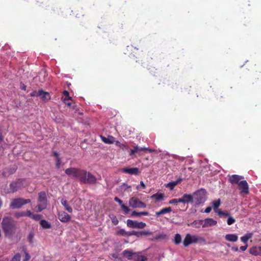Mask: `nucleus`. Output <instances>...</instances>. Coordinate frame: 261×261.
<instances>
[{
    "instance_id": "63",
    "label": "nucleus",
    "mask_w": 261,
    "mask_h": 261,
    "mask_svg": "<svg viewBox=\"0 0 261 261\" xmlns=\"http://www.w3.org/2000/svg\"><path fill=\"white\" fill-rule=\"evenodd\" d=\"M177 203L178 202H182L184 203V200L182 199V197L177 199Z\"/></svg>"
},
{
    "instance_id": "20",
    "label": "nucleus",
    "mask_w": 261,
    "mask_h": 261,
    "mask_svg": "<svg viewBox=\"0 0 261 261\" xmlns=\"http://www.w3.org/2000/svg\"><path fill=\"white\" fill-rule=\"evenodd\" d=\"M134 148L135 150L136 153H138L139 154H140L141 151H148L149 152H152L153 151L152 149H149V148L145 147H141L138 145L135 146Z\"/></svg>"
},
{
    "instance_id": "12",
    "label": "nucleus",
    "mask_w": 261,
    "mask_h": 261,
    "mask_svg": "<svg viewBox=\"0 0 261 261\" xmlns=\"http://www.w3.org/2000/svg\"><path fill=\"white\" fill-rule=\"evenodd\" d=\"M242 179H244V177L242 176H240L239 175H232L229 178V181L231 184H239L240 182V180Z\"/></svg>"
},
{
    "instance_id": "38",
    "label": "nucleus",
    "mask_w": 261,
    "mask_h": 261,
    "mask_svg": "<svg viewBox=\"0 0 261 261\" xmlns=\"http://www.w3.org/2000/svg\"><path fill=\"white\" fill-rule=\"evenodd\" d=\"M221 201L220 199L215 200L213 202V207L214 210H217L218 207L220 205Z\"/></svg>"
},
{
    "instance_id": "41",
    "label": "nucleus",
    "mask_w": 261,
    "mask_h": 261,
    "mask_svg": "<svg viewBox=\"0 0 261 261\" xmlns=\"http://www.w3.org/2000/svg\"><path fill=\"white\" fill-rule=\"evenodd\" d=\"M117 235L126 236V231L124 229H120L116 232Z\"/></svg>"
},
{
    "instance_id": "28",
    "label": "nucleus",
    "mask_w": 261,
    "mask_h": 261,
    "mask_svg": "<svg viewBox=\"0 0 261 261\" xmlns=\"http://www.w3.org/2000/svg\"><path fill=\"white\" fill-rule=\"evenodd\" d=\"M167 238V235L164 233H160L156 235L151 239L152 241L164 240Z\"/></svg>"
},
{
    "instance_id": "23",
    "label": "nucleus",
    "mask_w": 261,
    "mask_h": 261,
    "mask_svg": "<svg viewBox=\"0 0 261 261\" xmlns=\"http://www.w3.org/2000/svg\"><path fill=\"white\" fill-rule=\"evenodd\" d=\"M203 224V220H194L192 223H191V225L196 228H199L201 226L202 227Z\"/></svg>"
},
{
    "instance_id": "27",
    "label": "nucleus",
    "mask_w": 261,
    "mask_h": 261,
    "mask_svg": "<svg viewBox=\"0 0 261 261\" xmlns=\"http://www.w3.org/2000/svg\"><path fill=\"white\" fill-rule=\"evenodd\" d=\"M40 225L43 229H49L51 227V224L45 220H41Z\"/></svg>"
},
{
    "instance_id": "52",
    "label": "nucleus",
    "mask_w": 261,
    "mask_h": 261,
    "mask_svg": "<svg viewBox=\"0 0 261 261\" xmlns=\"http://www.w3.org/2000/svg\"><path fill=\"white\" fill-rule=\"evenodd\" d=\"M39 91L38 92L36 91H34L33 92H32V93H30V95L31 96H33V97H35V96H39Z\"/></svg>"
},
{
    "instance_id": "58",
    "label": "nucleus",
    "mask_w": 261,
    "mask_h": 261,
    "mask_svg": "<svg viewBox=\"0 0 261 261\" xmlns=\"http://www.w3.org/2000/svg\"><path fill=\"white\" fill-rule=\"evenodd\" d=\"M211 210H212V207L210 206H208L205 209L204 212L206 213H208L211 211Z\"/></svg>"
},
{
    "instance_id": "49",
    "label": "nucleus",
    "mask_w": 261,
    "mask_h": 261,
    "mask_svg": "<svg viewBox=\"0 0 261 261\" xmlns=\"http://www.w3.org/2000/svg\"><path fill=\"white\" fill-rule=\"evenodd\" d=\"M61 163V161L60 158H58L57 159H56V166L57 169H59L60 168Z\"/></svg>"
},
{
    "instance_id": "35",
    "label": "nucleus",
    "mask_w": 261,
    "mask_h": 261,
    "mask_svg": "<svg viewBox=\"0 0 261 261\" xmlns=\"http://www.w3.org/2000/svg\"><path fill=\"white\" fill-rule=\"evenodd\" d=\"M46 208V204H42V203H40L39 204H38L36 206L35 209H36V211L37 212H40L42 210L45 209Z\"/></svg>"
},
{
    "instance_id": "10",
    "label": "nucleus",
    "mask_w": 261,
    "mask_h": 261,
    "mask_svg": "<svg viewBox=\"0 0 261 261\" xmlns=\"http://www.w3.org/2000/svg\"><path fill=\"white\" fill-rule=\"evenodd\" d=\"M122 172L130 175H138L139 173V169L137 167L124 168L122 169Z\"/></svg>"
},
{
    "instance_id": "47",
    "label": "nucleus",
    "mask_w": 261,
    "mask_h": 261,
    "mask_svg": "<svg viewBox=\"0 0 261 261\" xmlns=\"http://www.w3.org/2000/svg\"><path fill=\"white\" fill-rule=\"evenodd\" d=\"M126 236H137V231H126Z\"/></svg>"
},
{
    "instance_id": "26",
    "label": "nucleus",
    "mask_w": 261,
    "mask_h": 261,
    "mask_svg": "<svg viewBox=\"0 0 261 261\" xmlns=\"http://www.w3.org/2000/svg\"><path fill=\"white\" fill-rule=\"evenodd\" d=\"M61 203L64 206L65 209L69 213H72V207L69 206V205L67 203V201L66 200L62 199L61 200Z\"/></svg>"
},
{
    "instance_id": "8",
    "label": "nucleus",
    "mask_w": 261,
    "mask_h": 261,
    "mask_svg": "<svg viewBox=\"0 0 261 261\" xmlns=\"http://www.w3.org/2000/svg\"><path fill=\"white\" fill-rule=\"evenodd\" d=\"M239 189L241 193L248 194L249 193V187L247 182L246 180H241L238 184Z\"/></svg>"
},
{
    "instance_id": "15",
    "label": "nucleus",
    "mask_w": 261,
    "mask_h": 261,
    "mask_svg": "<svg viewBox=\"0 0 261 261\" xmlns=\"http://www.w3.org/2000/svg\"><path fill=\"white\" fill-rule=\"evenodd\" d=\"M249 253L253 255L261 256V246H254L249 249Z\"/></svg>"
},
{
    "instance_id": "3",
    "label": "nucleus",
    "mask_w": 261,
    "mask_h": 261,
    "mask_svg": "<svg viewBox=\"0 0 261 261\" xmlns=\"http://www.w3.org/2000/svg\"><path fill=\"white\" fill-rule=\"evenodd\" d=\"M23 179H18L12 182L9 185V188L5 189V193H13L21 189L23 187Z\"/></svg>"
},
{
    "instance_id": "36",
    "label": "nucleus",
    "mask_w": 261,
    "mask_h": 261,
    "mask_svg": "<svg viewBox=\"0 0 261 261\" xmlns=\"http://www.w3.org/2000/svg\"><path fill=\"white\" fill-rule=\"evenodd\" d=\"M181 242V237L180 234L176 233L174 237V242L175 244H179Z\"/></svg>"
},
{
    "instance_id": "39",
    "label": "nucleus",
    "mask_w": 261,
    "mask_h": 261,
    "mask_svg": "<svg viewBox=\"0 0 261 261\" xmlns=\"http://www.w3.org/2000/svg\"><path fill=\"white\" fill-rule=\"evenodd\" d=\"M6 146V144L3 140L2 133L0 132V150L2 149H4Z\"/></svg>"
},
{
    "instance_id": "64",
    "label": "nucleus",
    "mask_w": 261,
    "mask_h": 261,
    "mask_svg": "<svg viewBox=\"0 0 261 261\" xmlns=\"http://www.w3.org/2000/svg\"><path fill=\"white\" fill-rule=\"evenodd\" d=\"M21 88L22 90H25L26 86H25L24 84H22V85L21 86Z\"/></svg>"
},
{
    "instance_id": "40",
    "label": "nucleus",
    "mask_w": 261,
    "mask_h": 261,
    "mask_svg": "<svg viewBox=\"0 0 261 261\" xmlns=\"http://www.w3.org/2000/svg\"><path fill=\"white\" fill-rule=\"evenodd\" d=\"M63 94L65 96V97L63 99V100H69L71 99V97L69 96V93L67 91L64 90L63 92Z\"/></svg>"
},
{
    "instance_id": "48",
    "label": "nucleus",
    "mask_w": 261,
    "mask_h": 261,
    "mask_svg": "<svg viewBox=\"0 0 261 261\" xmlns=\"http://www.w3.org/2000/svg\"><path fill=\"white\" fill-rule=\"evenodd\" d=\"M24 254H25V255H24V257L23 259V261H28L29 260H30L31 257H30L29 254L27 252L25 251Z\"/></svg>"
},
{
    "instance_id": "56",
    "label": "nucleus",
    "mask_w": 261,
    "mask_h": 261,
    "mask_svg": "<svg viewBox=\"0 0 261 261\" xmlns=\"http://www.w3.org/2000/svg\"><path fill=\"white\" fill-rule=\"evenodd\" d=\"M169 204H176L177 203V199H173L169 201Z\"/></svg>"
},
{
    "instance_id": "53",
    "label": "nucleus",
    "mask_w": 261,
    "mask_h": 261,
    "mask_svg": "<svg viewBox=\"0 0 261 261\" xmlns=\"http://www.w3.org/2000/svg\"><path fill=\"white\" fill-rule=\"evenodd\" d=\"M114 200L117 202L120 205V206L121 205V204H123L122 201L117 197H115L114 198Z\"/></svg>"
},
{
    "instance_id": "54",
    "label": "nucleus",
    "mask_w": 261,
    "mask_h": 261,
    "mask_svg": "<svg viewBox=\"0 0 261 261\" xmlns=\"http://www.w3.org/2000/svg\"><path fill=\"white\" fill-rule=\"evenodd\" d=\"M248 247V245L247 244H246L245 246H242L240 247V249L242 251H245L247 248Z\"/></svg>"
},
{
    "instance_id": "43",
    "label": "nucleus",
    "mask_w": 261,
    "mask_h": 261,
    "mask_svg": "<svg viewBox=\"0 0 261 261\" xmlns=\"http://www.w3.org/2000/svg\"><path fill=\"white\" fill-rule=\"evenodd\" d=\"M111 219L112 223L114 225H117L118 224L119 221H118V219L117 218V217L115 216H114V215L112 216L111 217Z\"/></svg>"
},
{
    "instance_id": "46",
    "label": "nucleus",
    "mask_w": 261,
    "mask_h": 261,
    "mask_svg": "<svg viewBox=\"0 0 261 261\" xmlns=\"http://www.w3.org/2000/svg\"><path fill=\"white\" fill-rule=\"evenodd\" d=\"M42 216L40 214H33L32 219L35 220V221H39L41 219Z\"/></svg>"
},
{
    "instance_id": "30",
    "label": "nucleus",
    "mask_w": 261,
    "mask_h": 261,
    "mask_svg": "<svg viewBox=\"0 0 261 261\" xmlns=\"http://www.w3.org/2000/svg\"><path fill=\"white\" fill-rule=\"evenodd\" d=\"M153 232L149 230H144L141 231H137V237H140L143 236H150L152 235Z\"/></svg>"
},
{
    "instance_id": "25",
    "label": "nucleus",
    "mask_w": 261,
    "mask_h": 261,
    "mask_svg": "<svg viewBox=\"0 0 261 261\" xmlns=\"http://www.w3.org/2000/svg\"><path fill=\"white\" fill-rule=\"evenodd\" d=\"M135 253H133L132 251L128 249L124 250L122 253L123 256L127 258L128 259H132V257L134 256Z\"/></svg>"
},
{
    "instance_id": "42",
    "label": "nucleus",
    "mask_w": 261,
    "mask_h": 261,
    "mask_svg": "<svg viewBox=\"0 0 261 261\" xmlns=\"http://www.w3.org/2000/svg\"><path fill=\"white\" fill-rule=\"evenodd\" d=\"M21 255L19 253H16L13 257L11 261H20Z\"/></svg>"
},
{
    "instance_id": "57",
    "label": "nucleus",
    "mask_w": 261,
    "mask_h": 261,
    "mask_svg": "<svg viewBox=\"0 0 261 261\" xmlns=\"http://www.w3.org/2000/svg\"><path fill=\"white\" fill-rule=\"evenodd\" d=\"M33 233H30L29 235V237H28V239H29V241L30 243H32V240H33Z\"/></svg>"
},
{
    "instance_id": "33",
    "label": "nucleus",
    "mask_w": 261,
    "mask_h": 261,
    "mask_svg": "<svg viewBox=\"0 0 261 261\" xmlns=\"http://www.w3.org/2000/svg\"><path fill=\"white\" fill-rule=\"evenodd\" d=\"M102 140L106 143L112 144L114 143V138L112 136L109 137L108 138L102 137Z\"/></svg>"
},
{
    "instance_id": "19",
    "label": "nucleus",
    "mask_w": 261,
    "mask_h": 261,
    "mask_svg": "<svg viewBox=\"0 0 261 261\" xmlns=\"http://www.w3.org/2000/svg\"><path fill=\"white\" fill-rule=\"evenodd\" d=\"M133 261H146L147 258L146 256L135 253L132 257Z\"/></svg>"
},
{
    "instance_id": "18",
    "label": "nucleus",
    "mask_w": 261,
    "mask_h": 261,
    "mask_svg": "<svg viewBox=\"0 0 261 261\" xmlns=\"http://www.w3.org/2000/svg\"><path fill=\"white\" fill-rule=\"evenodd\" d=\"M225 239L228 241L236 242L238 240V237L236 234H227L225 236Z\"/></svg>"
},
{
    "instance_id": "32",
    "label": "nucleus",
    "mask_w": 261,
    "mask_h": 261,
    "mask_svg": "<svg viewBox=\"0 0 261 261\" xmlns=\"http://www.w3.org/2000/svg\"><path fill=\"white\" fill-rule=\"evenodd\" d=\"M149 213L148 212H137L136 211H133L132 213V216L134 217H140L141 216H148Z\"/></svg>"
},
{
    "instance_id": "17",
    "label": "nucleus",
    "mask_w": 261,
    "mask_h": 261,
    "mask_svg": "<svg viewBox=\"0 0 261 261\" xmlns=\"http://www.w3.org/2000/svg\"><path fill=\"white\" fill-rule=\"evenodd\" d=\"M192 235L190 233H187L183 241V245L185 247H188L190 244H193L192 241Z\"/></svg>"
},
{
    "instance_id": "51",
    "label": "nucleus",
    "mask_w": 261,
    "mask_h": 261,
    "mask_svg": "<svg viewBox=\"0 0 261 261\" xmlns=\"http://www.w3.org/2000/svg\"><path fill=\"white\" fill-rule=\"evenodd\" d=\"M25 216H27L28 217H30L31 218H32V216L33 215V214L31 212V211H27V212H25Z\"/></svg>"
},
{
    "instance_id": "31",
    "label": "nucleus",
    "mask_w": 261,
    "mask_h": 261,
    "mask_svg": "<svg viewBox=\"0 0 261 261\" xmlns=\"http://www.w3.org/2000/svg\"><path fill=\"white\" fill-rule=\"evenodd\" d=\"M252 237V233H248L246 234L245 236L241 237V240L244 244H247L248 240L250 239V238H251Z\"/></svg>"
},
{
    "instance_id": "60",
    "label": "nucleus",
    "mask_w": 261,
    "mask_h": 261,
    "mask_svg": "<svg viewBox=\"0 0 261 261\" xmlns=\"http://www.w3.org/2000/svg\"><path fill=\"white\" fill-rule=\"evenodd\" d=\"M69 100H63L64 102L65 103V105L70 106L71 103L68 101Z\"/></svg>"
},
{
    "instance_id": "6",
    "label": "nucleus",
    "mask_w": 261,
    "mask_h": 261,
    "mask_svg": "<svg viewBox=\"0 0 261 261\" xmlns=\"http://www.w3.org/2000/svg\"><path fill=\"white\" fill-rule=\"evenodd\" d=\"M129 205L133 208H145L146 204L140 201L137 197H133L129 200Z\"/></svg>"
},
{
    "instance_id": "4",
    "label": "nucleus",
    "mask_w": 261,
    "mask_h": 261,
    "mask_svg": "<svg viewBox=\"0 0 261 261\" xmlns=\"http://www.w3.org/2000/svg\"><path fill=\"white\" fill-rule=\"evenodd\" d=\"M206 192L204 189H200L195 192L193 195V202L200 204L205 202L206 198Z\"/></svg>"
},
{
    "instance_id": "55",
    "label": "nucleus",
    "mask_w": 261,
    "mask_h": 261,
    "mask_svg": "<svg viewBox=\"0 0 261 261\" xmlns=\"http://www.w3.org/2000/svg\"><path fill=\"white\" fill-rule=\"evenodd\" d=\"M135 153H136V151H135V150L134 149V148L133 149H130V150H129V155L130 156H133V155H134Z\"/></svg>"
},
{
    "instance_id": "16",
    "label": "nucleus",
    "mask_w": 261,
    "mask_h": 261,
    "mask_svg": "<svg viewBox=\"0 0 261 261\" xmlns=\"http://www.w3.org/2000/svg\"><path fill=\"white\" fill-rule=\"evenodd\" d=\"M38 200L39 203L47 205V197L45 192H41L39 193Z\"/></svg>"
},
{
    "instance_id": "62",
    "label": "nucleus",
    "mask_w": 261,
    "mask_h": 261,
    "mask_svg": "<svg viewBox=\"0 0 261 261\" xmlns=\"http://www.w3.org/2000/svg\"><path fill=\"white\" fill-rule=\"evenodd\" d=\"M231 249H232V250L236 251V252H237L239 250V249L237 247H232Z\"/></svg>"
},
{
    "instance_id": "13",
    "label": "nucleus",
    "mask_w": 261,
    "mask_h": 261,
    "mask_svg": "<svg viewBox=\"0 0 261 261\" xmlns=\"http://www.w3.org/2000/svg\"><path fill=\"white\" fill-rule=\"evenodd\" d=\"M39 96H40L41 99L44 101H48L50 99L49 93L47 92L44 91L42 89L39 90Z\"/></svg>"
},
{
    "instance_id": "37",
    "label": "nucleus",
    "mask_w": 261,
    "mask_h": 261,
    "mask_svg": "<svg viewBox=\"0 0 261 261\" xmlns=\"http://www.w3.org/2000/svg\"><path fill=\"white\" fill-rule=\"evenodd\" d=\"M218 214L220 217H227L229 216V213L227 211H223L221 210H219L217 212Z\"/></svg>"
},
{
    "instance_id": "61",
    "label": "nucleus",
    "mask_w": 261,
    "mask_h": 261,
    "mask_svg": "<svg viewBox=\"0 0 261 261\" xmlns=\"http://www.w3.org/2000/svg\"><path fill=\"white\" fill-rule=\"evenodd\" d=\"M140 185L142 187V189H145L146 188V186L142 181H140Z\"/></svg>"
},
{
    "instance_id": "34",
    "label": "nucleus",
    "mask_w": 261,
    "mask_h": 261,
    "mask_svg": "<svg viewBox=\"0 0 261 261\" xmlns=\"http://www.w3.org/2000/svg\"><path fill=\"white\" fill-rule=\"evenodd\" d=\"M116 145L123 150H125L128 149V147L126 144L121 143L119 141H117L116 142Z\"/></svg>"
},
{
    "instance_id": "44",
    "label": "nucleus",
    "mask_w": 261,
    "mask_h": 261,
    "mask_svg": "<svg viewBox=\"0 0 261 261\" xmlns=\"http://www.w3.org/2000/svg\"><path fill=\"white\" fill-rule=\"evenodd\" d=\"M235 221H236V220L233 217H232L231 216H229V217L228 218L227 220V223L228 225H230L232 224L233 223H234L235 222Z\"/></svg>"
},
{
    "instance_id": "14",
    "label": "nucleus",
    "mask_w": 261,
    "mask_h": 261,
    "mask_svg": "<svg viewBox=\"0 0 261 261\" xmlns=\"http://www.w3.org/2000/svg\"><path fill=\"white\" fill-rule=\"evenodd\" d=\"M191 239L193 242V244L205 243L206 242V240L204 238L201 237L197 234L192 235Z\"/></svg>"
},
{
    "instance_id": "7",
    "label": "nucleus",
    "mask_w": 261,
    "mask_h": 261,
    "mask_svg": "<svg viewBox=\"0 0 261 261\" xmlns=\"http://www.w3.org/2000/svg\"><path fill=\"white\" fill-rule=\"evenodd\" d=\"M126 225L127 227L129 228L137 229H143L146 226L145 223L142 222H139L137 221H133L130 219L127 220Z\"/></svg>"
},
{
    "instance_id": "2",
    "label": "nucleus",
    "mask_w": 261,
    "mask_h": 261,
    "mask_svg": "<svg viewBox=\"0 0 261 261\" xmlns=\"http://www.w3.org/2000/svg\"><path fill=\"white\" fill-rule=\"evenodd\" d=\"M2 224L6 236L11 238L15 231V225L12 219L10 217L4 218Z\"/></svg>"
},
{
    "instance_id": "11",
    "label": "nucleus",
    "mask_w": 261,
    "mask_h": 261,
    "mask_svg": "<svg viewBox=\"0 0 261 261\" xmlns=\"http://www.w3.org/2000/svg\"><path fill=\"white\" fill-rule=\"evenodd\" d=\"M203 220V224L202 225V227H207L210 226L216 225L217 224V221L214 220L212 218H206Z\"/></svg>"
},
{
    "instance_id": "59",
    "label": "nucleus",
    "mask_w": 261,
    "mask_h": 261,
    "mask_svg": "<svg viewBox=\"0 0 261 261\" xmlns=\"http://www.w3.org/2000/svg\"><path fill=\"white\" fill-rule=\"evenodd\" d=\"M53 155L55 157H56V159H57L58 158H60L58 152L56 151H54L53 152Z\"/></svg>"
},
{
    "instance_id": "29",
    "label": "nucleus",
    "mask_w": 261,
    "mask_h": 261,
    "mask_svg": "<svg viewBox=\"0 0 261 261\" xmlns=\"http://www.w3.org/2000/svg\"><path fill=\"white\" fill-rule=\"evenodd\" d=\"M180 181L181 179H179L175 181L170 182L166 185V187L169 188L170 190H172L175 186H176Z\"/></svg>"
},
{
    "instance_id": "5",
    "label": "nucleus",
    "mask_w": 261,
    "mask_h": 261,
    "mask_svg": "<svg viewBox=\"0 0 261 261\" xmlns=\"http://www.w3.org/2000/svg\"><path fill=\"white\" fill-rule=\"evenodd\" d=\"M30 202L31 200L29 199L15 198L12 199L10 203V206L12 208H19L21 207L22 206Z\"/></svg>"
},
{
    "instance_id": "1",
    "label": "nucleus",
    "mask_w": 261,
    "mask_h": 261,
    "mask_svg": "<svg viewBox=\"0 0 261 261\" xmlns=\"http://www.w3.org/2000/svg\"><path fill=\"white\" fill-rule=\"evenodd\" d=\"M65 172L68 176L78 179L83 184H94L96 182V177L84 170L69 168L65 170Z\"/></svg>"
},
{
    "instance_id": "9",
    "label": "nucleus",
    "mask_w": 261,
    "mask_h": 261,
    "mask_svg": "<svg viewBox=\"0 0 261 261\" xmlns=\"http://www.w3.org/2000/svg\"><path fill=\"white\" fill-rule=\"evenodd\" d=\"M58 218L62 222L66 223L70 221L71 217L65 212H60L58 213Z\"/></svg>"
},
{
    "instance_id": "45",
    "label": "nucleus",
    "mask_w": 261,
    "mask_h": 261,
    "mask_svg": "<svg viewBox=\"0 0 261 261\" xmlns=\"http://www.w3.org/2000/svg\"><path fill=\"white\" fill-rule=\"evenodd\" d=\"M121 207L122 210L123 211L125 214H128L129 212V208L126 205H125L124 204H121Z\"/></svg>"
},
{
    "instance_id": "24",
    "label": "nucleus",
    "mask_w": 261,
    "mask_h": 261,
    "mask_svg": "<svg viewBox=\"0 0 261 261\" xmlns=\"http://www.w3.org/2000/svg\"><path fill=\"white\" fill-rule=\"evenodd\" d=\"M164 197V194L161 193H156L151 196V199H154L156 202L161 201Z\"/></svg>"
},
{
    "instance_id": "22",
    "label": "nucleus",
    "mask_w": 261,
    "mask_h": 261,
    "mask_svg": "<svg viewBox=\"0 0 261 261\" xmlns=\"http://www.w3.org/2000/svg\"><path fill=\"white\" fill-rule=\"evenodd\" d=\"M182 197L184 203L193 202V196L191 194H185Z\"/></svg>"
},
{
    "instance_id": "50",
    "label": "nucleus",
    "mask_w": 261,
    "mask_h": 261,
    "mask_svg": "<svg viewBox=\"0 0 261 261\" xmlns=\"http://www.w3.org/2000/svg\"><path fill=\"white\" fill-rule=\"evenodd\" d=\"M17 217L25 216V212H20L16 213L15 214Z\"/></svg>"
},
{
    "instance_id": "21",
    "label": "nucleus",
    "mask_w": 261,
    "mask_h": 261,
    "mask_svg": "<svg viewBox=\"0 0 261 261\" xmlns=\"http://www.w3.org/2000/svg\"><path fill=\"white\" fill-rule=\"evenodd\" d=\"M172 211V208L171 207H167L162 208L161 210H160L159 212H156L155 213V216L156 217H159L160 215L165 214L167 213H169Z\"/></svg>"
}]
</instances>
